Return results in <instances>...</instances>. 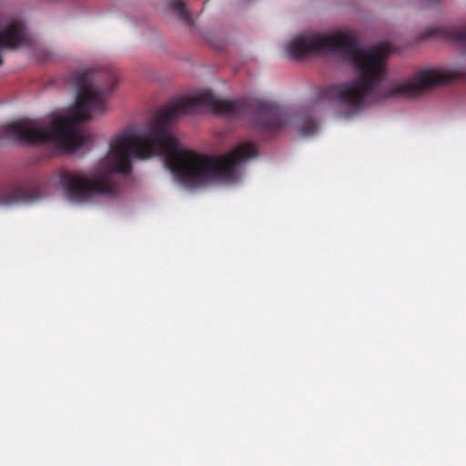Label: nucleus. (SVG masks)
Masks as SVG:
<instances>
[{"label": "nucleus", "mask_w": 466, "mask_h": 466, "mask_svg": "<svg viewBox=\"0 0 466 466\" xmlns=\"http://www.w3.org/2000/svg\"><path fill=\"white\" fill-rule=\"evenodd\" d=\"M393 52L388 43L364 48L348 32L330 35L309 34L294 38L287 46L290 58L331 53L349 62L355 73L352 82L331 85L322 92V98L347 109L349 115L365 106L393 97H415L423 91L449 82L451 76L436 69L418 72L411 80L382 86L387 76L386 61Z\"/></svg>", "instance_id": "f03ea898"}, {"label": "nucleus", "mask_w": 466, "mask_h": 466, "mask_svg": "<svg viewBox=\"0 0 466 466\" xmlns=\"http://www.w3.org/2000/svg\"><path fill=\"white\" fill-rule=\"evenodd\" d=\"M67 81L76 89L72 112L47 123L40 119H19L3 127L4 137L25 145L52 143L67 151L86 146L89 136L78 125L90 120L91 112H106V98L113 93L117 76L109 68H79L69 75Z\"/></svg>", "instance_id": "7ed1b4c3"}, {"label": "nucleus", "mask_w": 466, "mask_h": 466, "mask_svg": "<svg viewBox=\"0 0 466 466\" xmlns=\"http://www.w3.org/2000/svg\"><path fill=\"white\" fill-rule=\"evenodd\" d=\"M296 127L302 136L313 135L318 131L319 127L317 121L309 115L300 117Z\"/></svg>", "instance_id": "39448f33"}, {"label": "nucleus", "mask_w": 466, "mask_h": 466, "mask_svg": "<svg viewBox=\"0 0 466 466\" xmlns=\"http://www.w3.org/2000/svg\"><path fill=\"white\" fill-rule=\"evenodd\" d=\"M41 198L36 188L26 189L21 186L11 184L0 188V205H12L18 202H30Z\"/></svg>", "instance_id": "20e7f679"}, {"label": "nucleus", "mask_w": 466, "mask_h": 466, "mask_svg": "<svg viewBox=\"0 0 466 466\" xmlns=\"http://www.w3.org/2000/svg\"><path fill=\"white\" fill-rule=\"evenodd\" d=\"M206 107L217 115L242 117L252 115L253 125L263 131L274 133L283 128L288 114L273 103L258 99L247 102L221 99L209 91L194 96L170 101L157 112L149 126L141 130L126 129L117 134L109 145V152L102 164L85 171H63L60 183L68 197L86 201L93 197L111 196L116 187L115 174H129L131 159H147L160 156L173 177L186 187H202L215 182H232L237 167L258 155L256 146L243 142L219 158L202 156L180 147L169 126L183 114Z\"/></svg>", "instance_id": "f257e3e1"}, {"label": "nucleus", "mask_w": 466, "mask_h": 466, "mask_svg": "<svg viewBox=\"0 0 466 466\" xmlns=\"http://www.w3.org/2000/svg\"><path fill=\"white\" fill-rule=\"evenodd\" d=\"M438 0H420V4L423 5V6H429L431 5V4L437 2Z\"/></svg>", "instance_id": "0eeeda50"}, {"label": "nucleus", "mask_w": 466, "mask_h": 466, "mask_svg": "<svg viewBox=\"0 0 466 466\" xmlns=\"http://www.w3.org/2000/svg\"><path fill=\"white\" fill-rule=\"evenodd\" d=\"M169 6L176 13L178 19L185 25L189 26L193 25V20L185 3L181 0H172L169 3Z\"/></svg>", "instance_id": "423d86ee"}]
</instances>
